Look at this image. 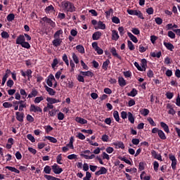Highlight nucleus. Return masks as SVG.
<instances>
[{"label": "nucleus", "mask_w": 180, "mask_h": 180, "mask_svg": "<svg viewBox=\"0 0 180 180\" xmlns=\"http://www.w3.org/2000/svg\"><path fill=\"white\" fill-rule=\"evenodd\" d=\"M61 6L65 12H75V6H74V4L69 1H62Z\"/></svg>", "instance_id": "obj_1"}, {"label": "nucleus", "mask_w": 180, "mask_h": 180, "mask_svg": "<svg viewBox=\"0 0 180 180\" xmlns=\"http://www.w3.org/2000/svg\"><path fill=\"white\" fill-rule=\"evenodd\" d=\"M127 12L129 15L138 16V18H139L140 19H144V17L143 16V13H141V11L127 9Z\"/></svg>", "instance_id": "obj_2"}, {"label": "nucleus", "mask_w": 180, "mask_h": 180, "mask_svg": "<svg viewBox=\"0 0 180 180\" xmlns=\"http://www.w3.org/2000/svg\"><path fill=\"white\" fill-rule=\"evenodd\" d=\"M53 172H54L56 175H60L61 172H63V168L60 167L57 163L53 164V165L51 166Z\"/></svg>", "instance_id": "obj_3"}, {"label": "nucleus", "mask_w": 180, "mask_h": 180, "mask_svg": "<svg viewBox=\"0 0 180 180\" xmlns=\"http://www.w3.org/2000/svg\"><path fill=\"white\" fill-rule=\"evenodd\" d=\"M92 47L98 56H102V54H103V49L98 46V42H93Z\"/></svg>", "instance_id": "obj_4"}, {"label": "nucleus", "mask_w": 180, "mask_h": 180, "mask_svg": "<svg viewBox=\"0 0 180 180\" xmlns=\"http://www.w3.org/2000/svg\"><path fill=\"white\" fill-rule=\"evenodd\" d=\"M30 112H34V113H41L43 112V110H41V108L35 105L34 104H32L30 105Z\"/></svg>", "instance_id": "obj_5"}, {"label": "nucleus", "mask_w": 180, "mask_h": 180, "mask_svg": "<svg viewBox=\"0 0 180 180\" xmlns=\"http://www.w3.org/2000/svg\"><path fill=\"white\" fill-rule=\"evenodd\" d=\"M169 158L170 161H172V169H176V158H175V155H174L172 154H169Z\"/></svg>", "instance_id": "obj_6"}, {"label": "nucleus", "mask_w": 180, "mask_h": 180, "mask_svg": "<svg viewBox=\"0 0 180 180\" xmlns=\"http://www.w3.org/2000/svg\"><path fill=\"white\" fill-rule=\"evenodd\" d=\"M54 81H56V78L52 74L49 75L46 78V84L50 87L53 86V82H54Z\"/></svg>", "instance_id": "obj_7"}, {"label": "nucleus", "mask_w": 180, "mask_h": 180, "mask_svg": "<svg viewBox=\"0 0 180 180\" xmlns=\"http://www.w3.org/2000/svg\"><path fill=\"white\" fill-rule=\"evenodd\" d=\"M108 173V169L105 167H101L100 170L95 172V175H97V176H99V175H105V174Z\"/></svg>", "instance_id": "obj_8"}, {"label": "nucleus", "mask_w": 180, "mask_h": 180, "mask_svg": "<svg viewBox=\"0 0 180 180\" xmlns=\"http://www.w3.org/2000/svg\"><path fill=\"white\" fill-rule=\"evenodd\" d=\"M110 53L113 56V57H116V58H118V60H122V56L117 53V51H116V48L112 47L110 49Z\"/></svg>", "instance_id": "obj_9"}, {"label": "nucleus", "mask_w": 180, "mask_h": 180, "mask_svg": "<svg viewBox=\"0 0 180 180\" xmlns=\"http://www.w3.org/2000/svg\"><path fill=\"white\" fill-rule=\"evenodd\" d=\"M43 22H46V23H49L51 27H56V22H54L53 20H51L50 18L47 17H44L42 18Z\"/></svg>", "instance_id": "obj_10"}, {"label": "nucleus", "mask_w": 180, "mask_h": 180, "mask_svg": "<svg viewBox=\"0 0 180 180\" xmlns=\"http://www.w3.org/2000/svg\"><path fill=\"white\" fill-rule=\"evenodd\" d=\"M61 43H63V39L60 38H55V39L52 41V44L54 46V47H58L61 46Z\"/></svg>", "instance_id": "obj_11"}, {"label": "nucleus", "mask_w": 180, "mask_h": 180, "mask_svg": "<svg viewBox=\"0 0 180 180\" xmlns=\"http://www.w3.org/2000/svg\"><path fill=\"white\" fill-rule=\"evenodd\" d=\"M46 102H48V103H51L53 105L54 103H59L60 102H61V101L60 99H57L51 97H47Z\"/></svg>", "instance_id": "obj_12"}, {"label": "nucleus", "mask_w": 180, "mask_h": 180, "mask_svg": "<svg viewBox=\"0 0 180 180\" xmlns=\"http://www.w3.org/2000/svg\"><path fill=\"white\" fill-rule=\"evenodd\" d=\"M151 155H152V157H153V158H155V160H158L159 161H162V157L160 154L157 153V151L152 150Z\"/></svg>", "instance_id": "obj_13"}, {"label": "nucleus", "mask_w": 180, "mask_h": 180, "mask_svg": "<svg viewBox=\"0 0 180 180\" xmlns=\"http://www.w3.org/2000/svg\"><path fill=\"white\" fill-rule=\"evenodd\" d=\"M26 39H25V35L20 34L17 37L16 44L21 45L22 43L25 41Z\"/></svg>", "instance_id": "obj_14"}, {"label": "nucleus", "mask_w": 180, "mask_h": 180, "mask_svg": "<svg viewBox=\"0 0 180 180\" xmlns=\"http://www.w3.org/2000/svg\"><path fill=\"white\" fill-rule=\"evenodd\" d=\"M163 44L167 50H169V51H173L174 49H175V46H174L173 44L169 42L164 41Z\"/></svg>", "instance_id": "obj_15"}, {"label": "nucleus", "mask_w": 180, "mask_h": 180, "mask_svg": "<svg viewBox=\"0 0 180 180\" xmlns=\"http://www.w3.org/2000/svg\"><path fill=\"white\" fill-rule=\"evenodd\" d=\"M141 71H146L147 70V60L142 59L141 60Z\"/></svg>", "instance_id": "obj_16"}, {"label": "nucleus", "mask_w": 180, "mask_h": 180, "mask_svg": "<svg viewBox=\"0 0 180 180\" xmlns=\"http://www.w3.org/2000/svg\"><path fill=\"white\" fill-rule=\"evenodd\" d=\"M44 88L46 92H48L49 95H50L51 96H54V95H56V91L54 89L49 87L47 85H45Z\"/></svg>", "instance_id": "obj_17"}, {"label": "nucleus", "mask_w": 180, "mask_h": 180, "mask_svg": "<svg viewBox=\"0 0 180 180\" xmlns=\"http://www.w3.org/2000/svg\"><path fill=\"white\" fill-rule=\"evenodd\" d=\"M15 116L18 122H23V117H25V113L20 112H16Z\"/></svg>", "instance_id": "obj_18"}, {"label": "nucleus", "mask_w": 180, "mask_h": 180, "mask_svg": "<svg viewBox=\"0 0 180 180\" xmlns=\"http://www.w3.org/2000/svg\"><path fill=\"white\" fill-rule=\"evenodd\" d=\"M37 95H39V91H37V89H32L30 94H28L27 98H29L30 99L32 98H36V96H37Z\"/></svg>", "instance_id": "obj_19"}, {"label": "nucleus", "mask_w": 180, "mask_h": 180, "mask_svg": "<svg viewBox=\"0 0 180 180\" xmlns=\"http://www.w3.org/2000/svg\"><path fill=\"white\" fill-rule=\"evenodd\" d=\"M119 37H120L119 36V34L117 32V31L116 30H112V39L115 40V41H117V40H119Z\"/></svg>", "instance_id": "obj_20"}, {"label": "nucleus", "mask_w": 180, "mask_h": 180, "mask_svg": "<svg viewBox=\"0 0 180 180\" xmlns=\"http://www.w3.org/2000/svg\"><path fill=\"white\" fill-rule=\"evenodd\" d=\"M127 36L129 37L130 40L133 41L134 43H138L139 39H137V37L134 36L131 32H127Z\"/></svg>", "instance_id": "obj_21"}, {"label": "nucleus", "mask_w": 180, "mask_h": 180, "mask_svg": "<svg viewBox=\"0 0 180 180\" xmlns=\"http://www.w3.org/2000/svg\"><path fill=\"white\" fill-rule=\"evenodd\" d=\"M68 148L74 150V136H71L69 143L66 145Z\"/></svg>", "instance_id": "obj_22"}, {"label": "nucleus", "mask_w": 180, "mask_h": 180, "mask_svg": "<svg viewBox=\"0 0 180 180\" xmlns=\"http://www.w3.org/2000/svg\"><path fill=\"white\" fill-rule=\"evenodd\" d=\"M115 146V148H121L122 150H124V143L122 141H117L113 143Z\"/></svg>", "instance_id": "obj_23"}, {"label": "nucleus", "mask_w": 180, "mask_h": 180, "mask_svg": "<svg viewBox=\"0 0 180 180\" xmlns=\"http://www.w3.org/2000/svg\"><path fill=\"white\" fill-rule=\"evenodd\" d=\"M101 36H102V32H96L93 34L92 39L93 40H99L101 39Z\"/></svg>", "instance_id": "obj_24"}, {"label": "nucleus", "mask_w": 180, "mask_h": 180, "mask_svg": "<svg viewBox=\"0 0 180 180\" xmlns=\"http://www.w3.org/2000/svg\"><path fill=\"white\" fill-rule=\"evenodd\" d=\"M75 120L77 123H79L80 124H86L88 123V121L86 120L81 118L79 117H77Z\"/></svg>", "instance_id": "obj_25"}, {"label": "nucleus", "mask_w": 180, "mask_h": 180, "mask_svg": "<svg viewBox=\"0 0 180 180\" xmlns=\"http://www.w3.org/2000/svg\"><path fill=\"white\" fill-rule=\"evenodd\" d=\"M6 169H8V171H11V172H15V174H20V171L13 167L6 166Z\"/></svg>", "instance_id": "obj_26"}, {"label": "nucleus", "mask_w": 180, "mask_h": 180, "mask_svg": "<svg viewBox=\"0 0 180 180\" xmlns=\"http://www.w3.org/2000/svg\"><path fill=\"white\" fill-rule=\"evenodd\" d=\"M118 84L120 85V86H126V79H124V78H123V77H120L118 78Z\"/></svg>", "instance_id": "obj_27"}, {"label": "nucleus", "mask_w": 180, "mask_h": 180, "mask_svg": "<svg viewBox=\"0 0 180 180\" xmlns=\"http://www.w3.org/2000/svg\"><path fill=\"white\" fill-rule=\"evenodd\" d=\"M110 64V60L109 59H107L105 62L103 63L102 68L105 71H108V68L109 67V65Z\"/></svg>", "instance_id": "obj_28"}, {"label": "nucleus", "mask_w": 180, "mask_h": 180, "mask_svg": "<svg viewBox=\"0 0 180 180\" xmlns=\"http://www.w3.org/2000/svg\"><path fill=\"white\" fill-rule=\"evenodd\" d=\"M127 117L129 122H130V123H131L132 124H134V116H133V114L131 112H129L127 113Z\"/></svg>", "instance_id": "obj_29"}, {"label": "nucleus", "mask_w": 180, "mask_h": 180, "mask_svg": "<svg viewBox=\"0 0 180 180\" xmlns=\"http://www.w3.org/2000/svg\"><path fill=\"white\" fill-rule=\"evenodd\" d=\"M160 126H161V127H162V129H164V131L166 133H169V127H168V125H167V124H165V122H160Z\"/></svg>", "instance_id": "obj_30"}, {"label": "nucleus", "mask_w": 180, "mask_h": 180, "mask_svg": "<svg viewBox=\"0 0 180 180\" xmlns=\"http://www.w3.org/2000/svg\"><path fill=\"white\" fill-rule=\"evenodd\" d=\"M76 50H77L80 54H84L85 53V49L82 45H77L76 46Z\"/></svg>", "instance_id": "obj_31"}, {"label": "nucleus", "mask_w": 180, "mask_h": 180, "mask_svg": "<svg viewBox=\"0 0 180 180\" xmlns=\"http://www.w3.org/2000/svg\"><path fill=\"white\" fill-rule=\"evenodd\" d=\"M140 178L141 180H150L151 179V177L150 176L146 175V172H142V173L140 175Z\"/></svg>", "instance_id": "obj_32"}, {"label": "nucleus", "mask_w": 180, "mask_h": 180, "mask_svg": "<svg viewBox=\"0 0 180 180\" xmlns=\"http://www.w3.org/2000/svg\"><path fill=\"white\" fill-rule=\"evenodd\" d=\"M54 6H53V5L49 6L45 8L46 13H51L54 12Z\"/></svg>", "instance_id": "obj_33"}, {"label": "nucleus", "mask_w": 180, "mask_h": 180, "mask_svg": "<svg viewBox=\"0 0 180 180\" xmlns=\"http://www.w3.org/2000/svg\"><path fill=\"white\" fill-rule=\"evenodd\" d=\"M127 96H131L132 98H134L136 95H137V89H132L131 92L127 94Z\"/></svg>", "instance_id": "obj_34"}, {"label": "nucleus", "mask_w": 180, "mask_h": 180, "mask_svg": "<svg viewBox=\"0 0 180 180\" xmlns=\"http://www.w3.org/2000/svg\"><path fill=\"white\" fill-rule=\"evenodd\" d=\"M63 30H59L56 31L55 32V34H53L54 39H60V36H61V34H63Z\"/></svg>", "instance_id": "obj_35"}, {"label": "nucleus", "mask_w": 180, "mask_h": 180, "mask_svg": "<svg viewBox=\"0 0 180 180\" xmlns=\"http://www.w3.org/2000/svg\"><path fill=\"white\" fill-rule=\"evenodd\" d=\"M158 136L160 137V139H161V140H166L167 139V136H165V133H164V131L162 130H160L159 133H158Z\"/></svg>", "instance_id": "obj_36"}, {"label": "nucleus", "mask_w": 180, "mask_h": 180, "mask_svg": "<svg viewBox=\"0 0 180 180\" xmlns=\"http://www.w3.org/2000/svg\"><path fill=\"white\" fill-rule=\"evenodd\" d=\"M72 58L75 64H79V59L75 53H72Z\"/></svg>", "instance_id": "obj_37"}, {"label": "nucleus", "mask_w": 180, "mask_h": 180, "mask_svg": "<svg viewBox=\"0 0 180 180\" xmlns=\"http://www.w3.org/2000/svg\"><path fill=\"white\" fill-rule=\"evenodd\" d=\"M140 113L142 115V116H148V115L150 113V110L147 108H143L140 110Z\"/></svg>", "instance_id": "obj_38"}, {"label": "nucleus", "mask_w": 180, "mask_h": 180, "mask_svg": "<svg viewBox=\"0 0 180 180\" xmlns=\"http://www.w3.org/2000/svg\"><path fill=\"white\" fill-rule=\"evenodd\" d=\"M62 60L66 64L67 67H70V61L68 60V56H67L66 54L63 56Z\"/></svg>", "instance_id": "obj_39"}, {"label": "nucleus", "mask_w": 180, "mask_h": 180, "mask_svg": "<svg viewBox=\"0 0 180 180\" xmlns=\"http://www.w3.org/2000/svg\"><path fill=\"white\" fill-rule=\"evenodd\" d=\"M81 74L84 76V77H92L94 75V72H92L91 71H86V72H81Z\"/></svg>", "instance_id": "obj_40"}, {"label": "nucleus", "mask_w": 180, "mask_h": 180, "mask_svg": "<svg viewBox=\"0 0 180 180\" xmlns=\"http://www.w3.org/2000/svg\"><path fill=\"white\" fill-rule=\"evenodd\" d=\"M20 94L22 99H26L27 97V93H26V91L23 89H20Z\"/></svg>", "instance_id": "obj_41"}, {"label": "nucleus", "mask_w": 180, "mask_h": 180, "mask_svg": "<svg viewBox=\"0 0 180 180\" xmlns=\"http://www.w3.org/2000/svg\"><path fill=\"white\" fill-rule=\"evenodd\" d=\"M98 29H101V30H105L106 29V26L102 21H99L98 23Z\"/></svg>", "instance_id": "obj_42"}, {"label": "nucleus", "mask_w": 180, "mask_h": 180, "mask_svg": "<svg viewBox=\"0 0 180 180\" xmlns=\"http://www.w3.org/2000/svg\"><path fill=\"white\" fill-rule=\"evenodd\" d=\"M81 157H84L85 160H94L95 158V155H91L90 156L85 154H81Z\"/></svg>", "instance_id": "obj_43"}, {"label": "nucleus", "mask_w": 180, "mask_h": 180, "mask_svg": "<svg viewBox=\"0 0 180 180\" xmlns=\"http://www.w3.org/2000/svg\"><path fill=\"white\" fill-rule=\"evenodd\" d=\"M41 101H44V97L43 96L36 97L34 100V103H40Z\"/></svg>", "instance_id": "obj_44"}, {"label": "nucleus", "mask_w": 180, "mask_h": 180, "mask_svg": "<svg viewBox=\"0 0 180 180\" xmlns=\"http://www.w3.org/2000/svg\"><path fill=\"white\" fill-rule=\"evenodd\" d=\"M45 139L49 140L51 143H57V139L53 136H45Z\"/></svg>", "instance_id": "obj_45"}, {"label": "nucleus", "mask_w": 180, "mask_h": 180, "mask_svg": "<svg viewBox=\"0 0 180 180\" xmlns=\"http://www.w3.org/2000/svg\"><path fill=\"white\" fill-rule=\"evenodd\" d=\"M127 46H128V49L131 51H133V50H134L135 49L134 44H133V42H131V41H127Z\"/></svg>", "instance_id": "obj_46"}, {"label": "nucleus", "mask_w": 180, "mask_h": 180, "mask_svg": "<svg viewBox=\"0 0 180 180\" xmlns=\"http://www.w3.org/2000/svg\"><path fill=\"white\" fill-rule=\"evenodd\" d=\"M113 117L116 120V122H120V117H119V112L117 111H114L113 112Z\"/></svg>", "instance_id": "obj_47"}, {"label": "nucleus", "mask_w": 180, "mask_h": 180, "mask_svg": "<svg viewBox=\"0 0 180 180\" xmlns=\"http://www.w3.org/2000/svg\"><path fill=\"white\" fill-rule=\"evenodd\" d=\"M58 64V59L54 58L53 60V63H51V67L53 70L56 69V67H57Z\"/></svg>", "instance_id": "obj_48"}, {"label": "nucleus", "mask_w": 180, "mask_h": 180, "mask_svg": "<svg viewBox=\"0 0 180 180\" xmlns=\"http://www.w3.org/2000/svg\"><path fill=\"white\" fill-rule=\"evenodd\" d=\"M61 161H63V156L61 154H59L56 158V162L57 164H59L60 165H61L63 164Z\"/></svg>", "instance_id": "obj_49"}, {"label": "nucleus", "mask_w": 180, "mask_h": 180, "mask_svg": "<svg viewBox=\"0 0 180 180\" xmlns=\"http://www.w3.org/2000/svg\"><path fill=\"white\" fill-rule=\"evenodd\" d=\"M27 139H28V140H30L31 143H34L36 141V139H34V136H33V135L30 134L27 135Z\"/></svg>", "instance_id": "obj_50"}, {"label": "nucleus", "mask_w": 180, "mask_h": 180, "mask_svg": "<svg viewBox=\"0 0 180 180\" xmlns=\"http://www.w3.org/2000/svg\"><path fill=\"white\" fill-rule=\"evenodd\" d=\"M112 23H115V25H119V23H120V19L116 16H114L112 18Z\"/></svg>", "instance_id": "obj_51"}, {"label": "nucleus", "mask_w": 180, "mask_h": 180, "mask_svg": "<svg viewBox=\"0 0 180 180\" xmlns=\"http://www.w3.org/2000/svg\"><path fill=\"white\" fill-rule=\"evenodd\" d=\"M32 73H33V72L32 71V70H30V69L27 70L26 75L27 76L28 81H30V78H32Z\"/></svg>", "instance_id": "obj_52"}, {"label": "nucleus", "mask_w": 180, "mask_h": 180, "mask_svg": "<svg viewBox=\"0 0 180 180\" xmlns=\"http://www.w3.org/2000/svg\"><path fill=\"white\" fill-rule=\"evenodd\" d=\"M20 46H22L24 49H30V44H29V42H26L25 41L22 42Z\"/></svg>", "instance_id": "obj_53"}, {"label": "nucleus", "mask_w": 180, "mask_h": 180, "mask_svg": "<svg viewBox=\"0 0 180 180\" xmlns=\"http://www.w3.org/2000/svg\"><path fill=\"white\" fill-rule=\"evenodd\" d=\"M15 20V14L11 13L7 16L8 22H12V20Z\"/></svg>", "instance_id": "obj_54"}, {"label": "nucleus", "mask_w": 180, "mask_h": 180, "mask_svg": "<svg viewBox=\"0 0 180 180\" xmlns=\"http://www.w3.org/2000/svg\"><path fill=\"white\" fill-rule=\"evenodd\" d=\"M159 167H160V164L158 163V162L157 161L153 162V169H154V171H155V172H158Z\"/></svg>", "instance_id": "obj_55"}, {"label": "nucleus", "mask_w": 180, "mask_h": 180, "mask_svg": "<svg viewBox=\"0 0 180 180\" xmlns=\"http://www.w3.org/2000/svg\"><path fill=\"white\" fill-rule=\"evenodd\" d=\"M44 172H45V174H51V167H50V166H49V165H46L44 168Z\"/></svg>", "instance_id": "obj_56"}, {"label": "nucleus", "mask_w": 180, "mask_h": 180, "mask_svg": "<svg viewBox=\"0 0 180 180\" xmlns=\"http://www.w3.org/2000/svg\"><path fill=\"white\" fill-rule=\"evenodd\" d=\"M78 158V155H75V154H71L68 155V160H77Z\"/></svg>", "instance_id": "obj_57"}, {"label": "nucleus", "mask_w": 180, "mask_h": 180, "mask_svg": "<svg viewBox=\"0 0 180 180\" xmlns=\"http://www.w3.org/2000/svg\"><path fill=\"white\" fill-rule=\"evenodd\" d=\"M167 36L170 39H175V33L174 32H172V31H169L167 32Z\"/></svg>", "instance_id": "obj_58"}, {"label": "nucleus", "mask_w": 180, "mask_h": 180, "mask_svg": "<svg viewBox=\"0 0 180 180\" xmlns=\"http://www.w3.org/2000/svg\"><path fill=\"white\" fill-rule=\"evenodd\" d=\"M3 106L5 108H12V106H13V105H12V103H11L9 102H5L3 103Z\"/></svg>", "instance_id": "obj_59"}, {"label": "nucleus", "mask_w": 180, "mask_h": 180, "mask_svg": "<svg viewBox=\"0 0 180 180\" xmlns=\"http://www.w3.org/2000/svg\"><path fill=\"white\" fill-rule=\"evenodd\" d=\"M1 37L3 39H9V34L7 32L4 31L1 32Z\"/></svg>", "instance_id": "obj_60"}, {"label": "nucleus", "mask_w": 180, "mask_h": 180, "mask_svg": "<svg viewBox=\"0 0 180 180\" xmlns=\"http://www.w3.org/2000/svg\"><path fill=\"white\" fill-rule=\"evenodd\" d=\"M131 32L134 34L139 35V34H140V30H139V28H132L131 29Z\"/></svg>", "instance_id": "obj_61"}, {"label": "nucleus", "mask_w": 180, "mask_h": 180, "mask_svg": "<svg viewBox=\"0 0 180 180\" xmlns=\"http://www.w3.org/2000/svg\"><path fill=\"white\" fill-rule=\"evenodd\" d=\"M77 139H79V140H85V135L84 134L79 132L77 136Z\"/></svg>", "instance_id": "obj_62"}, {"label": "nucleus", "mask_w": 180, "mask_h": 180, "mask_svg": "<svg viewBox=\"0 0 180 180\" xmlns=\"http://www.w3.org/2000/svg\"><path fill=\"white\" fill-rule=\"evenodd\" d=\"M155 22L157 25H162V20L161 18H155Z\"/></svg>", "instance_id": "obj_63"}, {"label": "nucleus", "mask_w": 180, "mask_h": 180, "mask_svg": "<svg viewBox=\"0 0 180 180\" xmlns=\"http://www.w3.org/2000/svg\"><path fill=\"white\" fill-rule=\"evenodd\" d=\"M105 13L106 18H110V14L113 13V10L112 8H110L109 11H105Z\"/></svg>", "instance_id": "obj_64"}]
</instances>
